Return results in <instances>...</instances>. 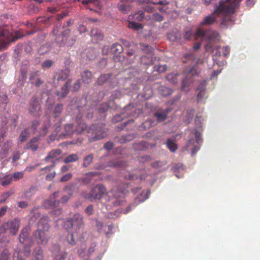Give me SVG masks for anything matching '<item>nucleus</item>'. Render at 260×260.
<instances>
[{"instance_id": "412c9836", "label": "nucleus", "mask_w": 260, "mask_h": 260, "mask_svg": "<svg viewBox=\"0 0 260 260\" xmlns=\"http://www.w3.org/2000/svg\"><path fill=\"white\" fill-rule=\"evenodd\" d=\"M118 10L124 14H128L132 9V6L128 4H126L123 2H120L117 4Z\"/></svg>"}, {"instance_id": "bf43d9fd", "label": "nucleus", "mask_w": 260, "mask_h": 260, "mask_svg": "<svg viewBox=\"0 0 260 260\" xmlns=\"http://www.w3.org/2000/svg\"><path fill=\"white\" fill-rule=\"evenodd\" d=\"M39 77V71H36L35 72H32L29 75V80L30 81L31 84L32 81H35L37 78Z\"/></svg>"}, {"instance_id": "e433bc0d", "label": "nucleus", "mask_w": 260, "mask_h": 260, "mask_svg": "<svg viewBox=\"0 0 260 260\" xmlns=\"http://www.w3.org/2000/svg\"><path fill=\"white\" fill-rule=\"evenodd\" d=\"M79 157L77 154H72L67 156L63 160L64 162L70 163L75 162L79 159Z\"/></svg>"}, {"instance_id": "052dcab7", "label": "nucleus", "mask_w": 260, "mask_h": 260, "mask_svg": "<svg viewBox=\"0 0 260 260\" xmlns=\"http://www.w3.org/2000/svg\"><path fill=\"white\" fill-rule=\"evenodd\" d=\"M53 64V61L51 60L48 59L44 61L42 64L43 69H46L50 68Z\"/></svg>"}, {"instance_id": "a211bd4d", "label": "nucleus", "mask_w": 260, "mask_h": 260, "mask_svg": "<svg viewBox=\"0 0 260 260\" xmlns=\"http://www.w3.org/2000/svg\"><path fill=\"white\" fill-rule=\"evenodd\" d=\"M83 5H86V8L90 11H93V8L91 7V4H93V6L97 7L101 9L102 7L100 0H83L82 2Z\"/></svg>"}, {"instance_id": "9d476101", "label": "nucleus", "mask_w": 260, "mask_h": 260, "mask_svg": "<svg viewBox=\"0 0 260 260\" xmlns=\"http://www.w3.org/2000/svg\"><path fill=\"white\" fill-rule=\"evenodd\" d=\"M200 133L197 131L195 133L196 140L194 139H189L186 144V149L191 151L192 155L195 154L199 150L200 147L195 145V143L200 144L201 139L200 137Z\"/></svg>"}, {"instance_id": "3c124183", "label": "nucleus", "mask_w": 260, "mask_h": 260, "mask_svg": "<svg viewBox=\"0 0 260 260\" xmlns=\"http://www.w3.org/2000/svg\"><path fill=\"white\" fill-rule=\"evenodd\" d=\"M109 107L110 106L108 103H103L100 106V107L99 108V112L101 113H104L109 109Z\"/></svg>"}, {"instance_id": "c03bdc74", "label": "nucleus", "mask_w": 260, "mask_h": 260, "mask_svg": "<svg viewBox=\"0 0 260 260\" xmlns=\"http://www.w3.org/2000/svg\"><path fill=\"white\" fill-rule=\"evenodd\" d=\"M111 75L108 74H103L97 80V83L99 85H102L104 84L108 79L110 78Z\"/></svg>"}, {"instance_id": "a18cd8bd", "label": "nucleus", "mask_w": 260, "mask_h": 260, "mask_svg": "<svg viewBox=\"0 0 260 260\" xmlns=\"http://www.w3.org/2000/svg\"><path fill=\"white\" fill-rule=\"evenodd\" d=\"M128 27L133 28L135 30H139L142 28V25L141 24L136 23L134 21H130L128 22Z\"/></svg>"}, {"instance_id": "2eb2a0df", "label": "nucleus", "mask_w": 260, "mask_h": 260, "mask_svg": "<svg viewBox=\"0 0 260 260\" xmlns=\"http://www.w3.org/2000/svg\"><path fill=\"white\" fill-rule=\"evenodd\" d=\"M71 82V80H69L61 87L60 90L56 92V94L58 97V99L64 98L67 95L69 91V88Z\"/></svg>"}, {"instance_id": "c756f323", "label": "nucleus", "mask_w": 260, "mask_h": 260, "mask_svg": "<svg viewBox=\"0 0 260 260\" xmlns=\"http://www.w3.org/2000/svg\"><path fill=\"white\" fill-rule=\"evenodd\" d=\"M93 157V154L92 153L85 156L83 159V167L85 168L88 167L92 162Z\"/></svg>"}, {"instance_id": "c9c22d12", "label": "nucleus", "mask_w": 260, "mask_h": 260, "mask_svg": "<svg viewBox=\"0 0 260 260\" xmlns=\"http://www.w3.org/2000/svg\"><path fill=\"white\" fill-rule=\"evenodd\" d=\"M63 108V106L61 104H57L54 108L53 112V117H58L61 114Z\"/></svg>"}, {"instance_id": "69168bd1", "label": "nucleus", "mask_w": 260, "mask_h": 260, "mask_svg": "<svg viewBox=\"0 0 260 260\" xmlns=\"http://www.w3.org/2000/svg\"><path fill=\"white\" fill-rule=\"evenodd\" d=\"M44 83V81L39 77L37 78L35 81H32L31 84L35 85L36 87H39Z\"/></svg>"}, {"instance_id": "338daca9", "label": "nucleus", "mask_w": 260, "mask_h": 260, "mask_svg": "<svg viewBox=\"0 0 260 260\" xmlns=\"http://www.w3.org/2000/svg\"><path fill=\"white\" fill-rule=\"evenodd\" d=\"M72 177V174L71 173H67L63 175L60 179L61 182H66L69 180Z\"/></svg>"}, {"instance_id": "9b49d317", "label": "nucleus", "mask_w": 260, "mask_h": 260, "mask_svg": "<svg viewBox=\"0 0 260 260\" xmlns=\"http://www.w3.org/2000/svg\"><path fill=\"white\" fill-rule=\"evenodd\" d=\"M41 110V105L38 98L36 95L32 96L29 104V112L34 115L37 116Z\"/></svg>"}, {"instance_id": "39448f33", "label": "nucleus", "mask_w": 260, "mask_h": 260, "mask_svg": "<svg viewBox=\"0 0 260 260\" xmlns=\"http://www.w3.org/2000/svg\"><path fill=\"white\" fill-rule=\"evenodd\" d=\"M107 189L103 184H99L94 186L89 193H83L82 196L91 201L93 200H100L104 194H107Z\"/></svg>"}, {"instance_id": "b1692460", "label": "nucleus", "mask_w": 260, "mask_h": 260, "mask_svg": "<svg viewBox=\"0 0 260 260\" xmlns=\"http://www.w3.org/2000/svg\"><path fill=\"white\" fill-rule=\"evenodd\" d=\"M242 0H225V1H223V0H203V3L205 5H209L210 4H214V5H216V3H217V2H219V5H220V3L221 2H223L224 3H227L228 4H231V3H234L235 2H238V6L239 5V4L240 3V2L242 1Z\"/></svg>"}, {"instance_id": "a19ab883", "label": "nucleus", "mask_w": 260, "mask_h": 260, "mask_svg": "<svg viewBox=\"0 0 260 260\" xmlns=\"http://www.w3.org/2000/svg\"><path fill=\"white\" fill-rule=\"evenodd\" d=\"M109 166L117 168L124 167L126 166V162L121 160L111 161L109 163Z\"/></svg>"}, {"instance_id": "dca6fc26", "label": "nucleus", "mask_w": 260, "mask_h": 260, "mask_svg": "<svg viewBox=\"0 0 260 260\" xmlns=\"http://www.w3.org/2000/svg\"><path fill=\"white\" fill-rule=\"evenodd\" d=\"M111 192L113 197L116 199H118L123 197L126 193V190L125 187L117 186L113 187L111 190Z\"/></svg>"}, {"instance_id": "6e6552de", "label": "nucleus", "mask_w": 260, "mask_h": 260, "mask_svg": "<svg viewBox=\"0 0 260 260\" xmlns=\"http://www.w3.org/2000/svg\"><path fill=\"white\" fill-rule=\"evenodd\" d=\"M84 224L82 216L79 213H76L72 218L67 220L64 226L67 230L74 228L76 232H78L81 229L83 228Z\"/></svg>"}, {"instance_id": "4c0bfd02", "label": "nucleus", "mask_w": 260, "mask_h": 260, "mask_svg": "<svg viewBox=\"0 0 260 260\" xmlns=\"http://www.w3.org/2000/svg\"><path fill=\"white\" fill-rule=\"evenodd\" d=\"M74 132H75V130L72 124L69 123L64 125V133L63 134L64 136H69Z\"/></svg>"}, {"instance_id": "de8ad7c7", "label": "nucleus", "mask_w": 260, "mask_h": 260, "mask_svg": "<svg viewBox=\"0 0 260 260\" xmlns=\"http://www.w3.org/2000/svg\"><path fill=\"white\" fill-rule=\"evenodd\" d=\"M134 137L132 135H128L126 136H122L121 137L119 140V142L120 143H124L127 142L131 141L133 139Z\"/></svg>"}, {"instance_id": "8fccbe9b", "label": "nucleus", "mask_w": 260, "mask_h": 260, "mask_svg": "<svg viewBox=\"0 0 260 260\" xmlns=\"http://www.w3.org/2000/svg\"><path fill=\"white\" fill-rule=\"evenodd\" d=\"M10 254L7 250H4L1 253L0 260H10Z\"/></svg>"}, {"instance_id": "7ed1b4c3", "label": "nucleus", "mask_w": 260, "mask_h": 260, "mask_svg": "<svg viewBox=\"0 0 260 260\" xmlns=\"http://www.w3.org/2000/svg\"><path fill=\"white\" fill-rule=\"evenodd\" d=\"M196 37H201L204 40H206L207 43L205 46L206 51L213 52L214 50H218L220 46L215 45L214 43L219 40V34L213 30H203L199 28L196 32Z\"/></svg>"}, {"instance_id": "13d9d810", "label": "nucleus", "mask_w": 260, "mask_h": 260, "mask_svg": "<svg viewBox=\"0 0 260 260\" xmlns=\"http://www.w3.org/2000/svg\"><path fill=\"white\" fill-rule=\"evenodd\" d=\"M192 35L191 28L187 27L184 29V38L186 40H189Z\"/></svg>"}, {"instance_id": "79ce46f5", "label": "nucleus", "mask_w": 260, "mask_h": 260, "mask_svg": "<svg viewBox=\"0 0 260 260\" xmlns=\"http://www.w3.org/2000/svg\"><path fill=\"white\" fill-rule=\"evenodd\" d=\"M24 176V172L23 171H20V172H16L14 173L12 176L11 178H12V180L17 181L19 180L20 179L23 178Z\"/></svg>"}, {"instance_id": "6ab92c4d", "label": "nucleus", "mask_w": 260, "mask_h": 260, "mask_svg": "<svg viewBox=\"0 0 260 260\" xmlns=\"http://www.w3.org/2000/svg\"><path fill=\"white\" fill-rule=\"evenodd\" d=\"M31 260H44L43 251L41 247L37 246L34 249Z\"/></svg>"}, {"instance_id": "680f3d73", "label": "nucleus", "mask_w": 260, "mask_h": 260, "mask_svg": "<svg viewBox=\"0 0 260 260\" xmlns=\"http://www.w3.org/2000/svg\"><path fill=\"white\" fill-rule=\"evenodd\" d=\"M124 178L127 180H134L138 178V176L130 172H128L125 175Z\"/></svg>"}, {"instance_id": "c85d7f7f", "label": "nucleus", "mask_w": 260, "mask_h": 260, "mask_svg": "<svg viewBox=\"0 0 260 260\" xmlns=\"http://www.w3.org/2000/svg\"><path fill=\"white\" fill-rule=\"evenodd\" d=\"M168 111L156 112L154 113V116L157 118L158 121H165L167 117Z\"/></svg>"}, {"instance_id": "393cba45", "label": "nucleus", "mask_w": 260, "mask_h": 260, "mask_svg": "<svg viewBox=\"0 0 260 260\" xmlns=\"http://www.w3.org/2000/svg\"><path fill=\"white\" fill-rule=\"evenodd\" d=\"M61 153V150L59 149H55L50 151L48 155L45 158V161L48 162L51 159L56 158Z\"/></svg>"}, {"instance_id": "774afa93", "label": "nucleus", "mask_w": 260, "mask_h": 260, "mask_svg": "<svg viewBox=\"0 0 260 260\" xmlns=\"http://www.w3.org/2000/svg\"><path fill=\"white\" fill-rule=\"evenodd\" d=\"M9 229V222H6L2 225L0 228V233H4Z\"/></svg>"}, {"instance_id": "09e8293b", "label": "nucleus", "mask_w": 260, "mask_h": 260, "mask_svg": "<svg viewBox=\"0 0 260 260\" xmlns=\"http://www.w3.org/2000/svg\"><path fill=\"white\" fill-rule=\"evenodd\" d=\"M69 74L70 72L68 70H65L63 71H61L59 74L58 80H63L69 77Z\"/></svg>"}, {"instance_id": "4be33fe9", "label": "nucleus", "mask_w": 260, "mask_h": 260, "mask_svg": "<svg viewBox=\"0 0 260 260\" xmlns=\"http://www.w3.org/2000/svg\"><path fill=\"white\" fill-rule=\"evenodd\" d=\"M91 36L92 41L94 43H98L99 41H102L104 38L103 34L97 29H92L91 30Z\"/></svg>"}, {"instance_id": "0e129e2a", "label": "nucleus", "mask_w": 260, "mask_h": 260, "mask_svg": "<svg viewBox=\"0 0 260 260\" xmlns=\"http://www.w3.org/2000/svg\"><path fill=\"white\" fill-rule=\"evenodd\" d=\"M18 119V116L17 115H13L11 117L10 119L11 124L14 127H15L17 124V120Z\"/></svg>"}, {"instance_id": "6e6d98bb", "label": "nucleus", "mask_w": 260, "mask_h": 260, "mask_svg": "<svg viewBox=\"0 0 260 260\" xmlns=\"http://www.w3.org/2000/svg\"><path fill=\"white\" fill-rule=\"evenodd\" d=\"M189 89L187 79H185L182 82L181 90L183 91L188 92Z\"/></svg>"}, {"instance_id": "864d4df0", "label": "nucleus", "mask_w": 260, "mask_h": 260, "mask_svg": "<svg viewBox=\"0 0 260 260\" xmlns=\"http://www.w3.org/2000/svg\"><path fill=\"white\" fill-rule=\"evenodd\" d=\"M145 13L144 12L140 11L136 13L134 16L135 19L138 21H142L144 18Z\"/></svg>"}, {"instance_id": "1a4fd4ad", "label": "nucleus", "mask_w": 260, "mask_h": 260, "mask_svg": "<svg viewBox=\"0 0 260 260\" xmlns=\"http://www.w3.org/2000/svg\"><path fill=\"white\" fill-rule=\"evenodd\" d=\"M21 37L18 31L15 32L14 37L10 35L8 31L0 29V47H4L10 42H14Z\"/></svg>"}, {"instance_id": "f03ea898", "label": "nucleus", "mask_w": 260, "mask_h": 260, "mask_svg": "<svg viewBox=\"0 0 260 260\" xmlns=\"http://www.w3.org/2000/svg\"><path fill=\"white\" fill-rule=\"evenodd\" d=\"M49 221L48 216L41 217L38 223L37 230L33 233V237L38 245L45 246L48 244L50 239L48 233L50 229Z\"/></svg>"}, {"instance_id": "58836bf2", "label": "nucleus", "mask_w": 260, "mask_h": 260, "mask_svg": "<svg viewBox=\"0 0 260 260\" xmlns=\"http://www.w3.org/2000/svg\"><path fill=\"white\" fill-rule=\"evenodd\" d=\"M166 145L167 147L172 152H175L177 149V146L176 144L173 141V140L168 139L166 141Z\"/></svg>"}, {"instance_id": "f3484780", "label": "nucleus", "mask_w": 260, "mask_h": 260, "mask_svg": "<svg viewBox=\"0 0 260 260\" xmlns=\"http://www.w3.org/2000/svg\"><path fill=\"white\" fill-rule=\"evenodd\" d=\"M20 226V220L18 218H15L9 222V230L13 235H16Z\"/></svg>"}, {"instance_id": "72a5a7b5", "label": "nucleus", "mask_w": 260, "mask_h": 260, "mask_svg": "<svg viewBox=\"0 0 260 260\" xmlns=\"http://www.w3.org/2000/svg\"><path fill=\"white\" fill-rule=\"evenodd\" d=\"M12 181L10 175H6L0 179V184L3 186H6L11 184Z\"/></svg>"}, {"instance_id": "4d7b16f0", "label": "nucleus", "mask_w": 260, "mask_h": 260, "mask_svg": "<svg viewBox=\"0 0 260 260\" xmlns=\"http://www.w3.org/2000/svg\"><path fill=\"white\" fill-rule=\"evenodd\" d=\"M50 126V122L47 120L44 125L42 126L40 133L43 135H46L47 132V129Z\"/></svg>"}, {"instance_id": "bb28decb", "label": "nucleus", "mask_w": 260, "mask_h": 260, "mask_svg": "<svg viewBox=\"0 0 260 260\" xmlns=\"http://www.w3.org/2000/svg\"><path fill=\"white\" fill-rule=\"evenodd\" d=\"M149 191L147 190H143L140 193V194L135 199L136 202L140 203L144 202L149 197Z\"/></svg>"}, {"instance_id": "49530a36", "label": "nucleus", "mask_w": 260, "mask_h": 260, "mask_svg": "<svg viewBox=\"0 0 260 260\" xmlns=\"http://www.w3.org/2000/svg\"><path fill=\"white\" fill-rule=\"evenodd\" d=\"M166 70L167 66L166 64L155 66L154 67V72H156L158 73L165 72Z\"/></svg>"}, {"instance_id": "20e7f679", "label": "nucleus", "mask_w": 260, "mask_h": 260, "mask_svg": "<svg viewBox=\"0 0 260 260\" xmlns=\"http://www.w3.org/2000/svg\"><path fill=\"white\" fill-rule=\"evenodd\" d=\"M104 126L103 123L91 125L88 129L89 141L94 142L105 138L107 136V133L104 130Z\"/></svg>"}, {"instance_id": "4468645a", "label": "nucleus", "mask_w": 260, "mask_h": 260, "mask_svg": "<svg viewBox=\"0 0 260 260\" xmlns=\"http://www.w3.org/2000/svg\"><path fill=\"white\" fill-rule=\"evenodd\" d=\"M34 244V242L32 240H30L28 242L25 243L24 244H22L23 248H22V251H16V255H17V253L19 252L20 255L21 256V253H22L24 256L25 257H29L31 253V248L32 246Z\"/></svg>"}, {"instance_id": "f257e3e1", "label": "nucleus", "mask_w": 260, "mask_h": 260, "mask_svg": "<svg viewBox=\"0 0 260 260\" xmlns=\"http://www.w3.org/2000/svg\"><path fill=\"white\" fill-rule=\"evenodd\" d=\"M238 7V2L231 4L221 2L220 5L216 7L211 15L206 16L200 23V25H212L216 22V17H221V21L220 26L222 28L235 23V17L234 14L235 9Z\"/></svg>"}, {"instance_id": "0eeeda50", "label": "nucleus", "mask_w": 260, "mask_h": 260, "mask_svg": "<svg viewBox=\"0 0 260 260\" xmlns=\"http://www.w3.org/2000/svg\"><path fill=\"white\" fill-rule=\"evenodd\" d=\"M140 46L144 53L145 54L140 58L141 63L144 66H149L153 64L154 61L156 60L157 58L155 57L153 59L152 57L153 55V48L151 46L144 44H140Z\"/></svg>"}, {"instance_id": "5fc2aeb1", "label": "nucleus", "mask_w": 260, "mask_h": 260, "mask_svg": "<svg viewBox=\"0 0 260 260\" xmlns=\"http://www.w3.org/2000/svg\"><path fill=\"white\" fill-rule=\"evenodd\" d=\"M67 239L69 243L71 245H73L76 243V240L73 233H70L68 235Z\"/></svg>"}, {"instance_id": "ea45409f", "label": "nucleus", "mask_w": 260, "mask_h": 260, "mask_svg": "<svg viewBox=\"0 0 260 260\" xmlns=\"http://www.w3.org/2000/svg\"><path fill=\"white\" fill-rule=\"evenodd\" d=\"M10 149V147L8 144L5 143L1 149V151L0 152V158L3 159L7 156L9 150Z\"/></svg>"}, {"instance_id": "cd10ccee", "label": "nucleus", "mask_w": 260, "mask_h": 260, "mask_svg": "<svg viewBox=\"0 0 260 260\" xmlns=\"http://www.w3.org/2000/svg\"><path fill=\"white\" fill-rule=\"evenodd\" d=\"M87 128L86 124L82 121H78L75 129V132L78 134H81Z\"/></svg>"}, {"instance_id": "f8f14e48", "label": "nucleus", "mask_w": 260, "mask_h": 260, "mask_svg": "<svg viewBox=\"0 0 260 260\" xmlns=\"http://www.w3.org/2000/svg\"><path fill=\"white\" fill-rule=\"evenodd\" d=\"M54 257L53 260H65L67 256V253L60 250V247L58 244H55L51 250Z\"/></svg>"}, {"instance_id": "423d86ee", "label": "nucleus", "mask_w": 260, "mask_h": 260, "mask_svg": "<svg viewBox=\"0 0 260 260\" xmlns=\"http://www.w3.org/2000/svg\"><path fill=\"white\" fill-rule=\"evenodd\" d=\"M58 192H55L53 193L49 198L45 200L44 202L43 206L48 209H52L53 210L52 213L55 215H59L62 213V209L58 207L59 205V201L57 200Z\"/></svg>"}, {"instance_id": "ddd939ff", "label": "nucleus", "mask_w": 260, "mask_h": 260, "mask_svg": "<svg viewBox=\"0 0 260 260\" xmlns=\"http://www.w3.org/2000/svg\"><path fill=\"white\" fill-rule=\"evenodd\" d=\"M30 230L27 227L23 228L20 231L19 235L18 240L21 244H24L25 242L31 240L29 237Z\"/></svg>"}, {"instance_id": "e2e57ef3", "label": "nucleus", "mask_w": 260, "mask_h": 260, "mask_svg": "<svg viewBox=\"0 0 260 260\" xmlns=\"http://www.w3.org/2000/svg\"><path fill=\"white\" fill-rule=\"evenodd\" d=\"M153 19L156 21L161 22L164 20V18L161 15L156 13L153 15Z\"/></svg>"}, {"instance_id": "f704fd0d", "label": "nucleus", "mask_w": 260, "mask_h": 260, "mask_svg": "<svg viewBox=\"0 0 260 260\" xmlns=\"http://www.w3.org/2000/svg\"><path fill=\"white\" fill-rule=\"evenodd\" d=\"M159 91L160 94L163 96H169L173 92L172 89L165 86L160 87L159 88Z\"/></svg>"}, {"instance_id": "5701e85b", "label": "nucleus", "mask_w": 260, "mask_h": 260, "mask_svg": "<svg viewBox=\"0 0 260 260\" xmlns=\"http://www.w3.org/2000/svg\"><path fill=\"white\" fill-rule=\"evenodd\" d=\"M38 141L39 138L38 137L33 138L27 143L25 148L32 151H36L38 148Z\"/></svg>"}, {"instance_id": "a878e982", "label": "nucleus", "mask_w": 260, "mask_h": 260, "mask_svg": "<svg viewBox=\"0 0 260 260\" xmlns=\"http://www.w3.org/2000/svg\"><path fill=\"white\" fill-rule=\"evenodd\" d=\"M30 132L29 128H26L22 131L19 136V140L21 142L26 141L30 137Z\"/></svg>"}, {"instance_id": "7c9ffc66", "label": "nucleus", "mask_w": 260, "mask_h": 260, "mask_svg": "<svg viewBox=\"0 0 260 260\" xmlns=\"http://www.w3.org/2000/svg\"><path fill=\"white\" fill-rule=\"evenodd\" d=\"M91 73L89 71H84L81 74V78L83 82L89 83L91 82Z\"/></svg>"}, {"instance_id": "37998d69", "label": "nucleus", "mask_w": 260, "mask_h": 260, "mask_svg": "<svg viewBox=\"0 0 260 260\" xmlns=\"http://www.w3.org/2000/svg\"><path fill=\"white\" fill-rule=\"evenodd\" d=\"M166 79L170 83L173 84L177 83L178 81L177 75L174 74H168L166 76Z\"/></svg>"}, {"instance_id": "2f4dec72", "label": "nucleus", "mask_w": 260, "mask_h": 260, "mask_svg": "<svg viewBox=\"0 0 260 260\" xmlns=\"http://www.w3.org/2000/svg\"><path fill=\"white\" fill-rule=\"evenodd\" d=\"M8 96L0 91V108L5 109L8 103Z\"/></svg>"}, {"instance_id": "603ef678", "label": "nucleus", "mask_w": 260, "mask_h": 260, "mask_svg": "<svg viewBox=\"0 0 260 260\" xmlns=\"http://www.w3.org/2000/svg\"><path fill=\"white\" fill-rule=\"evenodd\" d=\"M173 171L174 173H177L183 171L184 170V166L182 164H176L173 168Z\"/></svg>"}, {"instance_id": "aec40b11", "label": "nucleus", "mask_w": 260, "mask_h": 260, "mask_svg": "<svg viewBox=\"0 0 260 260\" xmlns=\"http://www.w3.org/2000/svg\"><path fill=\"white\" fill-rule=\"evenodd\" d=\"M135 57V56L132 59H129L124 56L114 55L113 56V59L115 62H120L121 64L125 66L133 63Z\"/></svg>"}, {"instance_id": "473e14b6", "label": "nucleus", "mask_w": 260, "mask_h": 260, "mask_svg": "<svg viewBox=\"0 0 260 260\" xmlns=\"http://www.w3.org/2000/svg\"><path fill=\"white\" fill-rule=\"evenodd\" d=\"M111 50V52L114 54H119L123 51L122 45L118 43H115L113 44Z\"/></svg>"}]
</instances>
